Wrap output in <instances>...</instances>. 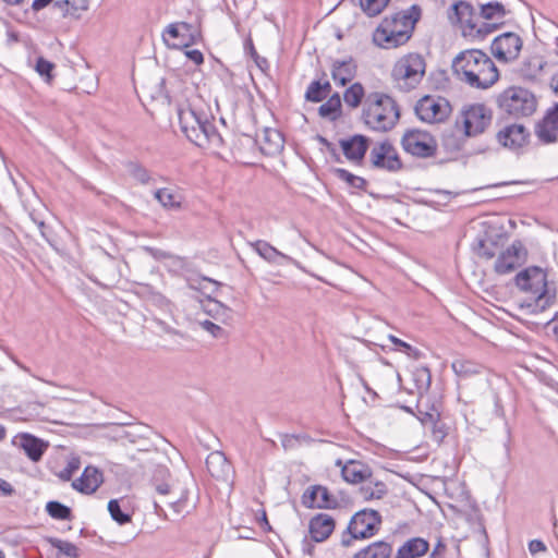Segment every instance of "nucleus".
Listing matches in <instances>:
<instances>
[{
  "instance_id": "1",
  "label": "nucleus",
  "mask_w": 558,
  "mask_h": 558,
  "mask_svg": "<svg viewBox=\"0 0 558 558\" xmlns=\"http://www.w3.org/2000/svg\"><path fill=\"white\" fill-rule=\"evenodd\" d=\"M508 14L505 5L499 1H490L481 4V13L477 16L470 3L460 1L451 7L449 20L458 24L464 36L472 38H484L496 28V24L486 23V21H499Z\"/></svg>"
},
{
  "instance_id": "2",
  "label": "nucleus",
  "mask_w": 558,
  "mask_h": 558,
  "mask_svg": "<svg viewBox=\"0 0 558 558\" xmlns=\"http://www.w3.org/2000/svg\"><path fill=\"white\" fill-rule=\"evenodd\" d=\"M452 70L460 81L480 89L489 88L499 78L494 61L478 49L460 52L453 59Z\"/></svg>"
},
{
  "instance_id": "3",
  "label": "nucleus",
  "mask_w": 558,
  "mask_h": 558,
  "mask_svg": "<svg viewBox=\"0 0 558 558\" xmlns=\"http://www.w3.org/2000/svg\"><path fill=\"white\" fill-rule=\"evenodd\" d=\"M178 117L181 131L196 146L214 149L221 147L222 137L209 114L185 106L178 109Z\"/></svg>"
},
{
  "instance_id": "4",
  "label": "nucleus",
  "mask_w": 558,
  "mask_h": 558,
  "mask_svg": "<svg viewBox=\"0 0 558 558\" xmlns=\"http://www.w3.org/2000/svg\"><path fill=\"white\" fill-rule=\"evenodd\" d=\"M399 119L400 109L392 97L384 93H372L367 96L363 120L369 129L387 132L396 126Z\"/></svg>"
},
{
  "instance_id": "5",
  "label": "nucleus",
  "mask_w": 558,
  "mask_h": 558,
  "mask_svg": "<svg viewBox=\"0 0 558 558\" xmlns=\"http://www.w3.org/2000/svg\"><path fill=\"white\" fill-rule=\"evenodd\" d=\"M515 286L534 301L527 304L529 307L534 306L544 311L550 307L556 299L555 290L548 286L546 271L537 266L527 267L514 277Z\"/></svg>"
},
{
  "instance_id": "6",
  "label": "nucleus",
  "mask_w": 558,
  "mask_h": 558,
  "mask_svg": "<svg viewBox=\"0 0 558 558\" xmlns=\"http://www.w3.org/2000/svg\"><path fill=\"white\" fill-rule=\"evenodd\" d=\"M413 25L405 14H395L385 17L373 34V41L385 49L396 48L405 44L410 37Z\"/></svg>"
},
{
  "instance_id": "7",
  "label": "nucleus",
  "mask_w": 558,
  "mask_h": 558,
  "mask_svg": "<svg viewBox=\"0 0 558 558\" xmlns=\"http://www.w3.org/2000/svg\"><path fill=\"white\" fill-rule=\"evenodd\" d=\"M425 72L424 58L418 53H408L395 62L391 69V78L398 89L410 92L421 84Z\"/></svg>"
},
{
  "instance_id": "8",
  "label": "nucleus",
  "mask_w": 558,
  "mask_h": 558,
  "mask_svg": "<svg viewBox=\"0 0 558 558\" xmlns=\"http://www.w3.org/2000/svg\"><path fill=\"white\" fill-rule=\"evenodd\" d=\"M493 111L484 104H470L462 107L456 119V128L465 137L483 134L492 124Z\"/></svg>"
},
{
  "instance_id": "9",
  "label": "nucleus",
  "mask_w": 558,
  "mask_h": 558,
  "mask_svg": "<svg viewBox=\"0 0 558 558\" xmlns=\"http://www.w3.org/2000/svg\"><path fill=\"white\" fill-rule=\"evenodd\" d=\"M498 107L513 117H527L536 110V98L526 88L511 86L499 94Z\"/></svg>"
},
{
  "instance_id": "10",
  "label": "nucleus",
  "mask_w": 558,
  "mask_h": 558,
  "mask_svg": "<svg viewBox=\"0 0 558 558\" xmlns=\"http://www.w3.org/2000/svg\"><path fill=\"white\" fill-rule=\"evenodd\" d=\"M380 522V515L375 510L364 509L356 512L348 525V534L342 535L341 544L348 547L353 539L372 537L377 532Z\"/></svg>"
},
{
  "instance_id": "11",
  "label": "nucleus",
  "mask_w": 558,
  "mask_h": 558,
  "mask_svg": "<svg viewBox=\"0 0 558 558\" xmlns=\"http://www.w3.org/2000/svg\"><path fill=\"white\" fill-rule=\"evenodd\" d=\"M403 150L417 158H429L437 151V142L427 131L408 129L401 137Z\"/></svg>"
},
{
  "instance_id": "12",
  "label": "nucleus",
  "mask_w": 558,
  "mask_h": 558,
  "mask_svg": "<svg viewBox=\"0 0 558 558\" xmlns=\"http://www.w3.org/2000/svg\"><path fill=\"white\" fill-rule=\"evenodd\" d=\"M452 111L450 102L442 97L425 96L415 105L417 118L426 123H440L450 116Z\"/></svg>"
},
{
  "instance_id": "13",
  "label": "nucleus",
  "mask_w": 558,
  "mask_h": 558,
  "mask_svg": "<svg viewBox=\"0 0 558 558\" xmlns=\"http://www.w3.org/2000/svg\"><path fill=\"white\" fill-rule=\"evenodd\" d=\"M526 259V247L520 240H515L510 246L498 253L494 270L498 275H508L521 267Z\"/></svg>"
},
{
  "instance_id": "14",
  "label": "nucleus",
  "mask_w": 558,
  "mask_h": 558,
  "mask_svg": "<svg viewBox=\"0 0 558 558\" xmlns=\"http://www.w3.org/2000/svg\"><path fill=\"white\" fill-rule=\"evenodd\" d=\"M522 49L521 37L512 32H508L496 37L492 43V52L494 57L502 62L515 60Z\"/></svg>"
},
{
  "instance_id": "15",
  "label": "nucleus",
  "mask_w": 558,
  "mask_h": 558,
  "mask_svg": "<svg viewBox=\"0 0 558 558\" xmlns=\"http://www.w3.org/2000/svg\"><path fill=\"white\" fill-rule=\"evenodd\" d=\"M374 167L388 171H398L402 168V162L396 148L389 142H383L375 145L369 154Z\"/></svg>"
},
{
  "instance_id": "16",
  "label": "nucleus",
  "mask_w": 558,
  "mask_h": 558,
  "mask_svg": "<svg viewBox=\"0 0 558 558\" xmlns=\"http://www.w3.org/2000/svg\"><path fill=\"white\" fill-rule=\"evenodd\" d=\"M530 132L520 123H511L496 133L497 142L505 148L518 150L529 143Z\"/></svg>"
},
{
  "instance_id": "17",
  "label": "nucleus",
  "mask_w": 558,
  "mask_h": 558,
  "mask_svg": "<svg viewBox=\"0 0 558 558\" xmlns=\"http://www.w3.org/2000/svg\"><path fill=\"white\" fill-rule=\"evenodd\" d=\"M534 133L543 144L555 143L558 138V104L535 124Z\"/></svg>"
},
{
  "instance_id": "18",
  "label": "nucleus",
  "mask_w": 558,
  "mask_h": 558,
  "mask_svg": "<svg viewBox=\"0 0 558 558\" xmlns=\"http://www.w3.org/2000/svg\"><path fill=\"white\" fill-rule=\"evenodd\" d=\"M13 445L20 447L33 462H38L49 447L47 441L27 433L16 435Z\"/></svg>"
},
{
  "instance_id": "19",
  "label": "nucleus",
  "mask_w": 558,
  "mask_h": 558,
  "mask_svg": "<svg viewBox=\"0 0 558 558\" xmlns=\"http://www.w3.org/2000/svg\"><path fill=\"white\" fill-rule=\"evenodd\" d=\"M302 504L306 508L331 509L338 505L337 499L324 486H312L302 496Z\"/></svg>"
},
{
  "instance_id": "20",
  "label": "nucleus",
  "mask_w": 558,
  "mask_h": 558,
  "mask_svg": "<svg viewBox=\"0 0 558 558\" xmlns=\"http://www.w3.org/2000/svg\"><path fill=\"white\" fill-rule=\"evenodd\" d=\"M340 147L348 160L360 163L368 148V138L364 135H353L339 141Z\"/></svg>"
},
{
  "instance_id": "21",
  "label": "nucleus",
  "mask_w": 558,
  "mask_h": 558,
  "mask_svg": "<svg viewBox=\"0 0 558 558\" xmlns=\"http://www.w3.org/2000/svg\"><path fill=\"white\" fill-rule=\"evenodd\" d=\"M337 465L341 468L343 480L351 484H362L372 476L369 466L361 461L349 460L342 464V462L338 460Z\"/></svg>"
},
{
  "instance_id": "22",
  "label": "nucleus",
  "mask_w": 558,
  "mask_h": 558,
  "mask_svg": "<svg viewBox=\"0 0 558 558\" xmlns=\"http://www.w3.org/2000/svg\"><path fill=\"white\" fill-rule=\"evenodd\" d=\"M104 482L102 473L95 466H86L81 477L72 482V487L83 494H93Z\"/></svg>"
},
{
  "instance_id": "23",
  "label": "nucleus",
  "mask_w": 558,
  "mask_h": 558,
  "mask_svg": "<svg viewBox=\"0 0 558 558\" xmlns=\"http://www.w3.org/2000/svg\"><path fill=\"white\" fill-rule=\"evenodd\" d=\"M263 154L272 156L281 151L284 145V140L281 133L275 129L266 128L262 134L257 136Z\"/></svg>"
},
{
  "instance_id": "24",
  "label": "nucleus",
  "mask_w": 558,
  "mask_h": 558,
  "mask_svg": "<svg viewBox=\"0 0 558 558\" xmlns=\"http://www.w3.org/2000/svg\"><path fill=\"white\" fill-rule=\"evenodd\" d=\"M335 529L333 519L326 513H319L310 522V533L315 542L326 541Z\"/></svg>"
},
{
  "instance_id": "25",
  "label": "nucleus",
  "mask_w": 558,
  "mask_h": 558,
  "mask_svg": "<svg viewBox=\"0 0 558 558\" xmlns=\"http://www.w3.org/2000/svg\"><path fill=\"white\" fill-rule=\"evenodd\" d=\"M192 483L180 484L178 483L177 493L169 498L168 504L178 515L189 513L193 508L194 504L190 499Z\"/></svg>"
},
{
  "instance_id": "26",
  "label": "nucleus",
  "mask_w": 558,
  "mask_h": 558,
  "mask_svg": "<svg viewBox=\"0 0 558 558\" xmlns=\"http://www.w3.org/2000/svg\"><path fill=\"white\" fill-rule=\"evenodd\" d=\"M507 242V235L497 233L495 235L488 233L484 239L480 240L477 246V255L480 257L490 259L498 255L499 248Z\"/></svg>"
},
{
  "instance_id": "27",
  "label": "nucleus",
  "mask_w": 558,
  "mask_h": 558,
  "mask_svg": "<svg viewBox=\"0 0 558 558\" xmlns=\"http://www.w3.org/2000/svg\"><path fill=\"white\" fill-rule=\"evenodd\" d=\"M206 466L211 476L216 478H227L230 471L231 465L228 462L226 456L220 451H214L209 453L206 459Z\"/></svg>"
},
{
  "instance_id": "28",
  "label": "nucleus",
  "mask_w": 558,
  "mask_h": 558,
  "mask_svg": "<svg viewBox=\"0 0 558 558\" xmlns=\"http://www.w3.org/2000/svg\"><path fill=\"white\" fill-rule=\"evenodd\" d=\"M429 548L428 542L421 537L407 541L397 551L396 558H418Z\"/></svg>"
},
{
  "instance_id": "29",
  "label": "nucleus",
  "mask_w": 558,
  "mask_h": 558,
  "mask_svg": "<svg viewBox=\"0 0 558 558\" xmlns=\"http://www.w3.org/2000/svg\"><path fill=\"white\" fill-rule=\"evenodd\" d=\"M204 311L214 319L223 324L230 323L233 318V312L230 307L211 298H208L205 302Z\"/></svg>"
},
{
  "instance_id": "30",
  "label": "nucleus",
  "mask_w": 558,
  "mask_h": 558,
  "mask_svg": "<svg viewBox=\"0 0 558 558\" xmlns=\"http://www.w3.org/2000/svg\"><path fill=\"white\" fill-rule=\"evenodd\" d=\"M191 25L185 22L173 23L167 26L163 32V40L169 47H187L189 43H185L181 39L182 32H189Z\"/></svg>"
},
{
  "instance_id": "31",
  "label": "nucleus",
  "mask_w": 558,
  "mask_h": 558,
  "mask_svg": "<svg viewBox=\"0 0 558 558\" xmlns=\"http://www.w3.org/2000/svg\"><path fill=\"white\" fill-rule=\"evenodd\" d=\"M63 17H81L82 13L88 9L87 0H59L53 3Z\"/></svg>"
},
{
  "instance_id": "32",
  "label": "nucleus",
  "mask_w": 558,
  "mask_h": 558,
  "mask_svg": "<svg viewBox=\"0 0 558 558\" xmlns=\"http://www.w3.org/2000/svg\"><path fill=\"white\" fill-rule=\"evenodd\" d=\"M250 245L262 258L269 263L279 264V259L291 260L288 255L279 252L276 247L266 241L258 240L256 242L250 243Z\"/></svg>"
},
{
  "instance_id": "33",
  "label": "nucleus",
  "mask_w": 558,
  "mask_h": 558,
  "mask_svg": "<svg viewBox=\"0 0 558 558\" xmlns=\"http://www.w3.org/2000/svg\"><path fill=\"white\" fill-rule=\"evenodd\" d=\"M155 198L167 209H180L183 203L181 193L169 187L156 190Z\"/></svg>"
},
{
  "instance_id": "34",
  "label": "nucleus",
  "mask_w": 558,
  "mask_h": 558,
  "mask_svg": "<svg viewBox=\"0 0 558 558\" xmlns=\"http://www.w3.org/2000/svg\"><path fill=\"white\" fill-rule=\"evenodd\" d=\"M355 65L352 61H337L332 66V80L340 86H344L353 80Z\"/></svg>"
},
{
  "instance_id": "35",
  "label": "nucleus",
  "mask_w": 558,
  "mask_h": 558,
  "mask_svg": "<svg viewBox=\"0 0 558 558\" xmlns=\"http://www.w3.org/2000/svg\"><path fill=\"white\" fill-rule=\"evenodd\" d=\"M391 545L386 542H375L355 554L354 558H389Z\"/></svg>"
},
{
  "instance_id": "36",
  "label": "nucleus",
  "mask_w": 558,
  "mask_h": 558,
  "mask_svg": "<svg viewBox=\"0 0 558 558\" xmlns=\"http://www.w3.org/2000/svg\"><path fill=\"white\" fill-rule=\"evenodd\" d=\"M386 493L387 487L385 483L379 481L373 482L366 480L364 483H362V486L359 489L361 498L365 501L380 499L386 495Z\"/></svg>"
},
{
  "instance_id": "37",
  "label": "nucleus",
  "mask_w": 558,
  "mask_h": 558,
  "mask_svg": "<svg viewBox=\"0 0 558 558\" xmlns=\"http://www.w3.org/2000/svg\"><path fill=\"white\" fill-rule=\"evenodd\" d=\"M322 118L335 121L341 113V99L339 94H333L328 100L318 108Z\"/></svg>"
},
{
  "instance_id": "38",
  "label": "nucleus",
  "mask_w": 558,
  "mask_h": 558,
  "mask_svg": "<svg viewBox=\"0 0 558 558\" xmlns=\"http://www.w3.org/2000/svg\"><path fill=\"white\" fill-rule=\"evenodd\" d=\"M332 173L340 180L344 181L349 186L356 190H365L366 180L362 177L355 175L342 168L332 169Z\"/></svg>"
},
{
  "instance_id": "39",
  "label": "nucleus",
  "mask_w": 558,
  "mask_h": 558,
  "mask_svg": "<svg viewBox=\"0 0 558 558\" xmlns=\"http://www.w3.org/2000/svg\"><path fill=\"white\" fill-rule=\"evenodd\" d=\"M388 340L395 345L396 351L403 352L410 359L417 361L422 357V352L417 348L412 347L411 344L402 341L396 336L389 335Z\"/></svg>"
},
{
  "instance_id": "40",
  "label": "nucleus",
  "mask_w": 558,
  "mask_h": 558,
  "mask_svg": "<svg viewBox=\"0 0 558 558\" xmlns=\"http://www.w3.org/2000/svg\"><path fill=\"white\" fill-rule=\"evenodd\" d=\"M46 511L56 520H71L72 518L71 509L59 501L47 502Z\"/></svg>"
},
{
  "instance_id": "41",
  "label": "nucleus",
  "mask_w": 558,
  "mask_h": 558,
  "mask_svg": "<svg viewBox=\"0 0 558 558\" xmlns=\"http://www.w3.org/2000/svg\"><path fill=\"white\" fill-rule=\"evenodd\" d=\"M363 96V86L360 83H354L344 92L343 99L348 106L356 108L361 104Z\"/></svg>"
},
{
  "instance_id": "42",
  "label": "nucleus",
  "mask_w": 558,
  "mask_h": 558,
  "mask_svg": "<svg viewBox=\"0 0 558 558\" xmlns=\"http://www.w3.org/2000/svg\"><path fill=\"white\" fill-rule=\"evenodd\" d=\"M388 3L389 0H360L362 10L369 16L381 13Z\"/></svg>"
},
{
  "instance_id": "43",
  "label": "nucleus",
  "mask_w": 558,
  "mask_h": 558,
  "mask_svg": "<svg viewBox=\"0 0 558 558\" xmlns=\"http://www.w3.org/2000/svg\"><path fill=\"white\" fill-rule=\"evenodd\" d=\"M81 468V459L77 457V456H72L69 458L68 462H66V465L64 466V469H62L61 471H59L57 473V476L64 481V482H68L72 478V476L74 475V473Z\"/></svg>"
},
{
  "instance_id": "44",
  "label": "nucleus",
  "mask_w": 558,
  "mask_h": 558,
  "mask_svg": "<svg viewBox=\"0 0 558 558\" xmlns=\"http://www.w3.org/2000/svg\"><path fill=\"white\" fill-rule=\"evenodd\" d=\"M461 133L463 132L461 131ZM466 138L468 137H465L463 134H461L460 136H456L452 133H445L442 135V144L447 149L460 150L464 145Z\"/></svg>"
},
{
  "instance_id": "45",
  "label": "nucleus",
  "mask_w": 558,
  "mask_h": 558,
  "mask_svg": "<svg viewBox=\"0 0 558 558\" xmlns=\"http://www.w3.org/2000/svg\"><path fill=\"white\" fill-rule=\"evenodd\" d=\"M108 511L111 518L119 524H124L131 520V517L121 510L119 501L116 499L108 502Z\"/></svg>"
},
{
  "instance_id": "46",
  "label": "nucleus",
  "mask_w": 558,
  "mask_h": 558,
  "mask_svg": "<svg viewBox=\"0 0 558 558\" xmlns=\"http://www.w3.org/2000/svg\"><path fill=\"white\" fill-rule=\"evenodd\" d=\"M129 172L131 177L141 184H147L150 181L149 171L138 163H130Z\"/></svg>"
},
{
  "instance_id": "47",
  "label": "nucleus",
  "mask_w": 558,
  "mask_h": 558,
  "mask_svg": "<svg viewBox=\"0 0 558 558\" xmlns=\"http://www.w3.org/2000/svg\"><path fill=\"white\" fill-rule=\"evenodd\" d=\"M305 98L312 102H319L326 98L323 88L320 86V81H313L305 93Z\"/></svg>"
},
{
  "instance_id": "48",
  "label": "nucleus",
  "mask_w": 558,
  "mask_h": 558,
  "mask_svg": "<svg viewBox=\"0 0 558 558\" xmlns=\"http://www.w3.org/2000/svg\"><path fill=\"white\" fill-rule=\"evenodd\" d=\"M51 544L59 553L71 558L77 557V547L74 544L61 539H53Z\"/></svg>"
},
{
  "instance_id": "49",
  "label": "nucleus",
  "mask_w": 558,
  "mask_h": 558,
  "mask_svg": "<svg viewBox=\"0 0 558 558\" xmlns=\"http://www.w3.org/2000/svg\"><path fill=\"white\" fill-rule=\"evenodd\" d=\"M412 380L414 384H430V372L426 366H414L412 369Z\"/></svg>"
},
{
  "instance_id": "50",
  "label": "nucleus",
  "mask_w": 558,
  "mask_h": 558,
  "mask_svg": "<svg viewBox=\"0 0 558 558\" xmlns=\"http://www.w3.org/2000/svg\"><path fill=\"white\" fill-rule=\"evenodd\" d=\"M199 325L204 330L209 332L214 338L222 339V338L227 337L226 330L223 328H221L220 326L214 324L210 320L206 319V320L199 322Z\"/></svg>"
},
{
  "instance_id": "51",
  "label": "nucleus",
  "mask_w": 558,
  "mask_h": 558,
  "mask_svg": "<svg viewBox=\"0 0 558 558\" xmlns=\"http://www.w3.org/2000/svg\"><path fill=\"white\" fill-rule=\"evenodd\" d=\"M54 64L44 58H38L36 62V71L43 77L49 82L51 80V71L53 70Z\"/></svg>"
},
{
  "instance_id": "52",
  "label": "nucleus",
  "mask_w": 558,
  "mask_h": 558,
  "mask_svg": "<svg viewBox=\"0 0 558 558\" xmlns=\"http://www.w3.org/2000/svg\"><path fill=\"white\" fill-rule=\"evenodd\" d=\"M244 50L247 54H250L256 62L259 68H263V64H266V59L260 58L254 47L253 40L248 37L244 43Z\"/></svg>"
},
{
  "instance_id": "53",
  "label": "nucleus",
  "mask_w": 558,
  "mask_h": 558,
  "mask_svg": "<svg viewBox=\"0 0 558 558\" xmlns=\"http://www.w3.org/2000/svg\"><path fill=\"white\" fill-rule=\"evenodd\" d=\"M418 420L421 421L424 427L429 428L430 424H434L435 421L440 420V414L437 410L433 409L432 412H420Z\"/></svg>"
},
{
  "instance_id": "54",
  "label": "nucleus",
  "mask_w": 558,
  "mask_h": 558,
  "mask_svg": "<svg viewBox=\"0 0 558 558\" xmlns=\"http://www.w3.org/2000/svg\"><path fill=\"white\" fill-rule=\"evenodd\" d=\"M452 367L456 371V373L463 375V378H466L469 374L477 372L476 367L470 362L453 363Z\"/></svg>"
},
{
  "instance_id": "55",
  "label": "nucleus",
  "mask_w": 558,
  "mask_h": 558,
  "mask_svg": "<svg viewBox=\"0 0 558 558\" xmlns=\"http://www.w3.org/2000/svg\"><path fill=\"white\" fill-rule=\"evenodd\" d=\"M177 484H168V483H160L156 485V492L160 497H169L171 498L172 495H175L177 493Z\"/></svg>"
},
{
  "instance_id": "56",
  "label": "nucleus",
  "mask_w": 558,
  "mask_h": 558,
  "mask_svg": "<svg viewBox=\"0 0 558 558\" xmlns=\"http://www.w3.org/2000/svg\"><path fill=\"white\" fill-rule=\"evenodd\" d=\"M429 429L433 434L434 439L437 442H440L446 436L445 426L442 424H440V420L435 421L434 424H430Z\"/></svg>"
},
{
  "instance_id": "57",
  "label": "nucleus",
  "mask_w": 558,
  "mask_h": 558,
  "mask_svg": "<svg viewBox=\"0 0 558 558\" xmlns=\"http://www.w3.org/2000/svg\"><path fill=\"white\" fill-rule=\"evenodd\" d=\"M185 56L189 60H191L196 65H199L204 62V56L198 49L185 50Z\"/></svg>"
},
{
  "instance_id": "58",
  "label": "nucleus",
  "mask_w": 558,
  "mask_h": 558,
  "mask_svg": "<svg viewBox=\"0 0 558 558\" xmlns=\"http://www.w3.org/2000/svg\"><path fill=\"white\" fill-rule=\"evenodd\" d=\"M529 550L532 555L543 553L546 550L545 544L539 539H533L529 543Z\"/></svg>"
},
{
  "instance_id": "59",
  "label": "nucleus",
  "mask_w": 558,
  "mask_h": 558,
  "mask_svg": "<svg viewBox=\"0 0 558 558\" xmlns=\"http://www.w3.org/2000/svg\"><path fill=\"white\" fill-rule=\"evenodd\" d=\"M13 493V486L8 481L0 477V495L11 496Z\"/></svg>"
},
{
  "instance_id": "60",
  "label": "nucleus",
  "mask_w": 558,
  "mask_h": 558,
  "mask_svg": "<svg viewBox=\"0 0 558 558\" xmlns=\"http://www.w3.org/2000/svg\"><path fill=\"white\" fill-rule=\"evenodd\" d=\"M53 2V0H34L32 4V9L34 11H40L46 8L48 4Z\"/></svg>"
},
{
  "instance_id": "61",
  "label": "nucleus",
  "mask_w": 558,
  "mask_h": 558,
  "mask_svg": "<svg viewBox=\"0 0 558 558\" xmlns=\"http://www.w3.org/2000/svg\"><path fill=\"white\" fill-rule=\"evenodd\" d=\"M320 142L324 143L327 148L329 149V151L332 154V156H335L336 160L339 161L340 160V157L339 155L336 153V149L332 147V145L324 137H320Z\"/></svg>"
},
{
  "instance_id": "62",
  "label": "nucleus",
  "mask_w": 558,
  "mask_h": 558,
  "mask_svg": "<svg viewBox=\"0 0 558 558\" xmlns=\"http://www.w3.org/2000/svg\"><path fill=\"white\" fill-rule=\"evenodd\" d=\"M295 440L293 436H283L282 438V446L287 449L292 445V442Z\"/></svg>"
},
{
  "instance_id": "63",
  "label": "nucleus",
  "mask_w": 558,
  "mask_h": 558,
  "mask_svg": "<svg viewBox=\"0 0 558 558\" xmlns=\"http://www.w3.org/2000/svg\"><path fill=\"white\" fill-rule=\"evenodd\" d=\"M320 86H322V88H323V92H324L325 96L327 97V96L329 95L330 90H331V85H330V83H329V82H327V81H326V82H324V83H322V82H320Z\"/></svg>"
},
{
  "instance_id": "64",
  "label": "nucleus",
  "mask_w": 558,
  "mask_h": 558,
  "mask_svg": "<svg viewBox=\"0 0 558 558\" xmlns=\"http://www.w3.org/2000/svg\"><path fill=\"white\" fill-rule=\"evenodd\" d=\"M551 86L556 93H558V75L554 76L551 80Z\"/></svg>"
}]
</instances>
